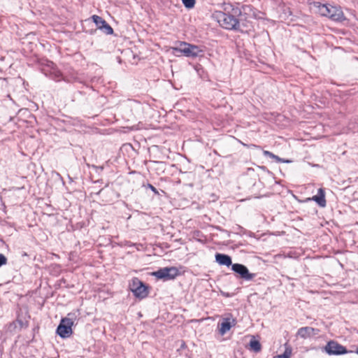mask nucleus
<instances>
[{
  "mask_svg": "<svg viewBox=\"0 0 358 358\" xmlns=\"http://www.w3.org/2000/svg\"><path fill=\"white\" fill-rule=\"evenodd\" d=\"M76 315L74 313H70L67 317L63 318L57 329V333L62 338H68L72 334V326L76 320Z\"/></svg>",
  "mask_w": 358,
  "mask_h": 358,
  "instance_id": "nucleus-1",
  "label": "nucleus"
},
{
  "mask_svg": "<svg viewBox=\"0 0 358 358\" xmlns=\"http://www.w3.org/2000/svg\"><path fill=\"white\" fill-rule=\"evenodd\" d=\"M218 22L224 29L229 30H238L239 21L234 15L220 12L218 15Z\"/></svg>",
  "mask_w": 358,
  "mask_h": 358,
  "instance_id": "nucleus-2",
  "label": "nucleus"
},
{
  "mask_svg": "<svg viewBox=\"0 0 358 358\" xmlns=\"http://www.w3.org/2000/svg\"><path fill=\"white\" fill-rule=\"evenodd\" d=\"M175 52H181L187 57L195 58L199 55L202 50L199 46L185 42H181L179 47L173 48Z\"/></svg>",
  "mask_w": 358,
  "mask_h": 358,
  "instance_id": "nucleus-3",
  "label": "nucleus"
},
{
  "mask_svg": "<svg viewBox=\"0 0 358 358\" xmlns=\"http://www.w3.org/2000/svg\"><path fill=\"white\" fill-rule=\"evenodd\" d=\"M152 275L164 280H172L178 275V269L176 267H164L154 272Z\"/></svg>",
  "mask_w": 358,
  "mask_h": 358,
  "instance_id": "nucleus-4",
  "label": "nucleus"
},
{
  "mask_svg": "<svg viewBox=\"0 0 358 358\" xmlns=\"http://www.w3.org/2000/svg\"><path fill=\"white\" fill-rule=\"evenodd\" d=\"M231 269L238 273L241 278L246 280H250L255 276V274L250 273L248 268L243 264H232Z\"/></svg>",
  "mask_w": 358,
  "mask_h": 358,
  "instance_id": "nucleus-5",
  "label": "nucleus"
},
{
  "mask_svg": "<svg viewBox=\"0 0 358 358\" xmlns=\"http://www.w3.org/2000/svg\"><path fill=\"white\" fill-rule=\"evenodd\" d=\"M325 350L329 355H343L347 352L344 346L334 341L328 342Z\"/></svg>",
  "mask_w": 358,
  "mask_h": 358,
  "instance_id": "nucleus-6",
  "label": "nucleus"
},
{
  "mask_svg": "<svg viewBox=\"0 0 358 358\" xmlns=\"http://www.w3.org/2000/svg\"><path fill=\"white\" fill-rule=\"evenodd\" d=\"M328 14L326 17L330 18L334 21L342 22L345 20L343 12L340 7L334 6L330 5L328 8Z\"/></svg>",
  "mask_w": 358,
  "mask_h": 358,
  "instance_id": "nucleus-7",
  "label": "nucleus"
},
{
  "mask_svg": "<svg viewBox=\"0 0 358 358\" xmlns=\"http://www.w3.org/2000/svg\"><path fill=\"white\" fill-rule=\"evenodd\" d=\"M131 290L138 297L143 298L147 295L145 286L137 278L133 280Z\"/></svg>",
  "mask_w": 358,
  "mask_h": 358,
  "instance_id": "nucleus-8",
  "label": "nucleus"
},
{
  "mask_svg": "<svg viewBox=\"0 0 358 358\" xmlns=\"http://www.w3.org/2000/svg\"><path fill=\"white\" fill-rule=\"evenodd\" d=\"M319 329L310 327H305L299 329L297 335L302 338H308L316 336L319 333Z\"/></svg>",
  "mask_w": 358,
  "mask_h": 358,
  "instance_id": "nucleus-9",
  "label": "nucleus"
},
{
  "mask_svg": "<svg viewBox=\"0 0 358 358\" xmlns=\"http://www.w3.org/2000/svg\"><path fill=\"white\" fill-rule=\"evenodd\" d=\"M236 324V320L232 319L231 321L229 318H224L220 324V333L221 335L225 334L229 331L232 326Z\"/></svg>",
  "mask_w": 358,
  "mask_h": 358,
  "instance_id": "nucleus-10",
  "label": "nucleus"
},
{
  "mask_svg": "<svg viewBox=\"0 0 358 358\" xmlns=\"http://www.w3.org/2000/svg\"><path fill=\"white\" fill-rule=\"evenodd\" d=\"M308 199L315 201L320 207L326 206L325 193L322 188L318 189L317 195L313 196L311 199L308 198Z\"/></svg>",
  "mask_w": 358,
  "mask_h": 358,
  "instance_id": "nucleus-11",
  "label": "nucleus"
},
{
  "mask_svg": "<svg viewBox=\"0 0 358 358\" xmlns=\"http://www.w3.org/2000/svg\"><path fill=\"white\" fill-rule=\"evenodd\" d=\"M215 261L220 265H224L227 266H232L231 258L225 254L216 253Z\"/></svg>",
  "mask_w": 358,
  "mask_h": 358,
  "instance_id": "nucleus-12",
  "label": "nucleus"
},
{
  "mask_svg": "<svg viewBox=\"0 0 358 358\" xmlns=\"http://www.w3.org/2000/svg\"><path fill=\"white\" fill-rule=\"evenodd\" d=\"M330 4H324L320 2H313L312 8L315 9V11L319 13L321 15L326 17Z\"/></svg>",
  "mask_w": 358,
  "mask_h": 358,
  "instance_id": "nucleus-13",
  "label": "nucleus"
},
{
  "mask_svg": "<svg viewBox=\"0 0 358 358\" xmlns=\"http://www.w3.org/2000/svg\"><path fill=\"white\" fill-rule=\"evenodd\" d=\"M263 154H264V156H266V157H270L271 159H275L277 162H282V163H290L291 162L290 160L282 159V158L279 157L278 156L274 155L273 153H272L271 152L268 151V150H264L263 151Z\"/></svg>",
  "mask_w": 358,
  "mask_h": 358,
  "instance_id": "nucleus-14",
  "label": "nucleus"
},
{
  "mask_svg": "<svg viewBox=\"0 0 358 358\" xmlns=\"http://www.w3.org/2000/svg\"><path fill=\"white\" fill-rule=\"evenodd\" d=\"M263 154H264V156H266V157H270L271 159H275L277 162H282V163H290L291 162L290 160L282 159V158L279 157L278 156L274 155L273 153H272L271 152L268 151V150H264L263 151Z\"/></svg>",
  "mask_w": 358,
  "mask_h": 358,
  "instance_id": "nucleus-15",
  "label": "nucleus"
},
{
  "mask_svg": "<svg viewBox=\"0 0 358 358\" xmlns=\"http://www.w3.org/2000/svg\"><path fill=\"white\" fill-rule=\"evenodd\" d=\"M250 349L255 352H259L262 349L260 343L253 337L249 343Z\"/></svg>",
  "mask_w": 358,
  "mask_h": 358,
  "instance_id": "nucleus-16",
  "label": "nucleus"
},
{
  "mask_svg": "<svg viewBox=\"0 0 358 358\" xmlns=\"http://www.w3.org/2000/svg\"><path fill=\"white\" fill-rule=\"evenodd\" d=\"M93 22L95 23L96 27L100 29V27H102L106 22L102 17L94 15L92 16Z\"/></svg>",
  "mask_w": 358,
  "mask_h": 358,
  "instance_id": "nucleus-17",
  "label": "nucleus"
},
{
  "mask_svg": "<svg viewBox=\"0 0 358 358\" xmlns=\"http://www.w3.org/2000/svg\"><path fill=\"white\" fill-rule=\"evenodd\" d=\"M100 29L107 35H110L113 33V28L107 22H106L102 27H100Z\"/></svg>",
  "mask_w": 358,
  "mask_h": 358,
  "instance_id": "nucleus-18",
  "label": "nucleus"
},
{
  "mask_svg": "<svg viewBox=\"0 0 358 358\" xmlns=\"http://www.w3.org/2000/svg\"><path fill=\"white\" fill-rule=\"evenodd\" d=\"M182 3L187 8H192L195 5V0H182Z\"/></svg>",
  "mask_w": 358,
  "mask_h": 358,
  "instance_id": "nucleus-19",
  "label": "nucleus"
},
{
  "mask_svg": "<svg viewBox=\"0 0 358 358\" xmlns=\"http://www.w3.org/2000/svg\"><path fill=\"white\" fill-rule=\"evenodd\" d=\"M291 352L286 350L283 354L275 356L273 358H289Z\"/></svg>",
  "mask_w": 358,
  "mask_h": 358,
  "instance_id": "nucleus-20",
  "label": "nucleus"
},
{
  "mask_svg": "<svg viewBox=\"0 0 358 358\" xmlns=\"http://www.w3.org/2000/svg\"><path fill=\"white\" fill-rule=\"evenodd\" d=\"M7 263V258L5 257L4 255L0 253V267L3 265L6 264Z\"/></svg>",
  "mask_w": 358,
  "mask_h": 358,
  "instance_id": "nucleus-21",
  "label": "nucleus"
},
{
  "mask_svg": "<svg viewBox=\"0 0 358 358\" xmlns=\"http://www.w3.org/2000/svg\"><path fill=\"white\" fill-rule=\"evenodd\" d=\"M148 187L156 194H158V191L157 189L153 186L151 184H148Z\"/></svg>",
  "mask_w": 358,
  "mask_h": 358,
  "instance_id": "nucleus-22",
  "label": "nucleus"
},
{
  "mask_svg": "<svg viewBox=\"0 0 358 358\" xmlns=\"http://www.w3.org/2000/svg\"><path fill=\"white\" fill-rule=\"evenodd\" d=\"M250 147L259 148V146H257V145H253V144L250 145Z\"/></svg>",
  "mask_w": 358,
  "mask_h": 358,
  "instance_id": "nucleus-23",
  "label": "nucleus"
},
{
  "mask_svg": "<svg viewBox=\"0 0 358 358\" xmlns=\"http://www.w3.org/2000/svg\"><path fill=\"white\" fill-rule=\"evenodd\" d=\"M17 322H18L20 325L22 324V322L21 320H17Z\"/></svg>",
  "mask_w": 358,
  "mask_h": 358,
  "instance_id": "nucleus-24",
  "label": "nucleus"
},
{
  "mask_svg": "<svg viewBox=\"0 0 358 358\" xmlns=\"http://www.w3.org/2000/svg\"><path fill=\"white\" fill-rule=\"evenodd\" d=\"M12 326H14V327H16V324H15V322H13V324H10V327H12Z\"/></svg>",
  "mask_w": 358,
  "mask_h": 358,
  "instance_id": "nucleus-25",
  "label": "nucleus"
},
{
  "mask_svg": "<svg viewBox=\"0 0 358 358\" xmlns=\"http://www.w3.org/2000/svg\"><path fill=\"white\" fill-rule=\"evenodd\" d=\"M357 353H358V348H357Z\"/></svg>",
  "mask_w": 358,
  "mask_h": 358,
  "instance_id": "nucleus-26",
  "label": "nucleus"
}]
</instances>
